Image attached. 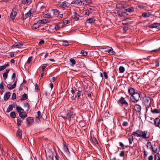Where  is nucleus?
<instances>
[{
	"label": "nucleus",
	"mask_w": 160,
	"mask_h": 160,
	"mask_svg": "<svg viewBox=\"0 0 160 160\" xmlns=\"http://www.w3.org/2000/svg\"><path fill=\"white\" fill-rule=\"evenodd\" d=\"M22 131L19 128H18L16 134V136L18 139H21L22 138Z\"/></svg>",
	"instance_id": "13"
},
{
	"label": "nucleus",
	"mask_w": 160,
	"mask_h": 160,
	"mask_svg": "<svg viewBox=\"0 0 160 160\" xmlns=\"http://www.w3.org/2000/svg\"><path fill=\"white\" fill-rule=\"evenodd\" d=\"M32 0H22V4L23 5H28L31 2Z\"/></svg>",
	"instance_id": "24"
},
{
	"label": "nucleus",
	"mask_w": 160,
	"mask_h": 160,
	"mask_svg": "<svg viewBox=\"0 0 160 160\" xmlns=\"http://www.w3.org/2000/svg\"><path fill=\"white\" fill-rule=\"evenodd\" d=\"M87 21H88V22L89 23H92L94 22L95 19L93 18H90L88 19L87 20Z\"/></svg>",
	"instance_id": "42"
},
{
	"label": "nucleus",
	"mask_w": 160,
	"mask_h": 160,
	"mask_svg": "<svg viewBox=\"0 0 160 160\" xmlns=\"http://www.w3.org/2000/svg\"><path fill=\"white\" fill-rule=\"evenodd\" d=\"M132 134L131 135L129 136L128 138V139L129 140V143L130 144H131L132 143V142L133 141V138L132 136Z\"/></svg>",
	"instance_id": "28"
},
{
	"label": "nucleus",
	"mask_w": 160,
	"mask_h": 160,
	"mask_svg": "<svg viewBox=\"0 0 160 160\" xmlns=\"http://www.w3.org/2000/svg\"><path fill=\"white\" fill-rule=\"evenodd\" d=\"M122 125L123 126H127L128 125V122H127L126 121H124L123 122V123L122 124Z\"/></svg>",
	"instance_id": "52"
},
{
	"label": "nucleus",
	"mask_w": 160,
	"mask_h": 160,
	"mask_svg": "<svg viewBox=\"0 0 160 160\" xmlns=\"http://www.w3.org/2000/svg\"><path fill=\"white\" fill-rule=\"evenodd\" d=\"M83 1L84 2V3L85 4L83 3V5H87L92 3V1L90 0H87V1L86 0H83Z\"/></svg>",
	"instance_id": "29"
},
{
	"label": "nucleus",
	"mask_w": 160,
	"mask_h": 160,
	"mask_svg": "<svg viewBox=\"0 0 160 160\" xmlns=\"http://www.w3.org/2000/svg\"><path fill=\"white\" fill-rule=\"evenodd\" d=\"M148 160H153V157L152 155H151L149 156L148 158Z\"/></svg>",
	"instance_id": "64"
},
{
	"label": "nucleus",
	"mask_w": 160,
	"mask_h": 160,
	"mask_svg": "<svg viewBox=\"0 0 160 160\" xmlns=\"http://www.w3.org/2000/svg\"><path fill=\"white\" fill-rule=\"evenodd\" d=\"M61 117L64 120L68 119L70 121L71 120V119H75L76 116L75 114L73 112L69 111L67 113L66 116H62Z\"/></svg>",
	"instance_id": "2"
},
{
	"label": "nucleus",
	"mask_w": 160,
	"mask_h": 160,
	"mask_svg": "<svg viewBox=\"0 0 160 160\" xmlns=\"http://www.w3.org/2000/svg\"><path fill=\"white\" fill-rule=\"evenodd\" d=\"M17 79L15 81L14 83L13 84L11 85L10 84H7V87L10 90L14 88L16 86L17 83Z\"/></svg>",
	"instance_id": "12"
},
{
	"label": "nucleus",
	"mask_w": 160,
	"mask_h": 160,
	"mask_svg": "<svg viewBox=\"0 0 160 160\" xmlns=\"http://www.w3.org/2000/svg\"><path fill=\"white\" fill-rule=\"evenodd\" d=\"M125 11L127 12H134V8L132 7L128 8L127 6L126 5V8H124Z\"/></svg>",
	"instance_id": "14"
},
{
	"label": "nucleus",
	"mask_w": 160,
	"mask_h": 160,
	"mask_svg": "<svg viewBox=\"0 0 160 160\" xmlns=\"http://www.w3.org/2000/svg\"><path fill=\"white\" fill-rule=\"evenodd\" d=\"M31 14L32 13L31 12V10H30L27 13L25 14V18H27L31 16Z\"/></svg>",
	"instance_id": "31"
},
{
	"label": "nucleus",
	"mask_w": 160,
	"mask_h": 160,
	"mask_svg": "<svg viewBox=\"0 0 160 160\" xmlns=\"http://www.w3.org/2000/svg\"><path fill=\"white\" fill-rule=\"evenodd\" d=\"M23 46V44L22 43H17L12 46V48H21Z\"/></svg>",
	"instance_id": "18"
},
{
	"label": "nucleus",
	"mask_w": 160,
	"mask_h": 160,
	"mask_svg": "<svg viewBox=\"0 0 160 160\" xmlns=\"http://www.w3.org/2000/svg\"><path fill=\"white\" fill-rule=\"evenodd\" d=\"M15 78H16L15 73H13L12 74V77L11 78H12V82H13L15 80Z\"/></svg>",
	"instance_id": "46"
},
{
	"label": "nucleus",
	"mask_w": 160,
	"mask_h": 160,
	"mask_svg": "<svg viewBox=\"0 0 160 160\" xmlns=\"http://www.w3.org/2000/svg\"><path fill=\"white\" fill-rule=\"evenodd\" d=\"M19 12L18 7L15 6L12 10L11 13L10 18L13 20L16 17L17 14Z\"/></svg>",
	"instance_id": "4"
},
{
	"label": "nucleus",
	"mask_w": 160,
	"mask_h": 160,
	"mask_svg": "<svg viewBox=\"0 0 160 160\" xmlns=\"http://www.w3.org/2000/svg\"><path fill=\"white\" fill-rule=\"evenodd\" d=\"M118 103L121 104V106L126 110H128L129 109V104L124 98L121 97L118 101Z\"/></svg>",
	"instance_id": "1"
},
{
	"label": "nucleus",
	"mask_w": 160,
	"mask_h": 160,
	"mask_svg": "<svg viewBox=\"0 0 160 160\" xmlns=\"http://www.w3.org/2000/svg\"><path fill=\"white\" fill-rule=\"evenodd\" d=\"M63 149L65 152L68 154H70V152H69L68 148L67 146L66 145L65 142L63 143Z\"/></svg>",
	"instance_id": "17"
},
{
	"label": "nucleus",
	"mask_w": 160,
	"mask_h": 160,
	"mask_svg": "<svg viewBox=\"0 0 160 160\" xmlns=\"http://www.w3.org/2000/svg\"><path fill=\"white\" fill-rule=\"evenodd\" d=\"M32 57H29L27 61V63H30L32 61Z\"/></svg>",
	"instance_id": "48"
},
{
	"label": "nucleus",
	"mask_w": 160,
	"mask_h": 160,
	"mask_svg": "<svg viewBox=\"0 0 160 160\" xmlns=\"http://www.w3.org/2000/svg\"><path fill=\"white\" fill-rule=\"evenodd\" d=\"M134 108L136 112H139L141 111V107L140 105L136 104L135 105Z\"/></svg>",
	"instance_id": "16"
},
{
	"label": "nucleus",
	"mask_w": 160,
	"mask_h": 160,
	"mask_svg": "<svg viewBox=\"0 0 160 160\" xmlns=\"http://www.w3.org/2000/svg\"><path fill=\"white\" fill-rule=\"evenodd\" d=\"M140 97V93L138 92H135L130 97V99L133 102H136L139 100Z\"/></svg>",
	"instance_id": "3"
},
{
	"label": "nucleus",
	"mask_w": 160,
	"mask_h": 160,
	"mask_svg": "<svg viewBox=\"0 0 160 160\" xmlns=\"http://www.w3.org/2000/svg\"><path fill=\"white\" fill-rule=\"evenodd\" d=\"M82 56H86L87 55L88 53L87 52L84 50H82L80 52Z\"/></svg>",
	"instance_id": "40"
},
{
	"label": "nucleus",
	"mask_w": 160,
	"mask_h": 160,
	"mask_svg": "<svg viewBox=\"0 0 160 160\" xmlns=\"http://www.w3.org/2000/svg\"><path fill=\"white\" fill-rule=\"evenodd\" d=\"M151 112L153 113H158L160 112V110L157 109H151Z\"/></svg>",
	"instance_id": "33"
},
{
	"label": "nucleus",
	"mask_w": 160,
	"mask_h": 160,
	"mask_svg": "<svg viewBox=\"0 0 160 160\" xmlns=\"http://www.w3.org/2000/svg\"><path fill=\"white\" fill-rule=\"evenodd\" d=\"M8 74L6 73H4L3 74V78L4 80H6L7 78Z\"/></svg>",
	"instance_id": "51"
},
{
	"label": "nucleus",
	"mask_w": 160,
	"mask_h": 160,
	"mask_svg": "<svg viewBox=\"0 0 160 160\" xmlns=\"http://www.w3.org/2000/svg\"><path fill=\"white\" fill-rule=\"evenodd\" d=\"M47 22V20L46 19H43L41 20H39L38 23H46Z\"/></svg>",
	"instance_id": "36"
},
{
	"label": "nucleus",
	"mask_w": 160,
	"mask_h": 160,
	"mask_svg": "<svg viewBox=\"0 0 160 160\" xmlns=\"http://www.w3.org/2000/svg\"><path fill=\"white\" fill-rule=\"evenodd\" d=\"M91 12H90V10L89 9L85 10V15H88L90 13H91Z\"/></svg>",
	"instance_id": "50"
},
{
	"label": "nucleus",
	"mask_w": 160,
	"mask_h": 160,
	"mask_svg": "<svg viewBox=\"0 0 160 160\" xmlns=\"http://www.w3.org/2000/svg\"><path fill=\"white\" fill-rule=\"evenodd\" d=\"M45 17L46 18H51L50 14H46L45 15Z\"/></svg>",
	"instance_id": "57"
},
{
	"label": "nucleus",
	"mask_w": 160,
	"mask_h": 160,
	"mask_svg": "<svg viewBox=\"0 0 160 160\" xmlns=\"http://www.w3.org/2000/svg\"><path fill=\"white\" fill-rule=\"evenodd\" d=\"M28 98L27 95L26 94L24 93L21 97L20 100L21 101L25 100L27 99Z\"/></svg>",
	"instance_id": "27"
},
{
	"label": "nucleus",
	"mask_w": 160,
	"mask_h": 160,
	"mask_svg": "<svg viewBox=\"0 0 160 160\" xmlns=\"http://www.w3.org/2000/svg\"><path fill=\"white\" fill-rule=\"evenodd\" d=\"M10 95V92H6L4 96V99L5 100H7L9 98Z\"/></svg>",
	"instance_id": "20"
},
{
	"label": "nucleus",
	"mask_w": 160,
	"mask_h": 160,
	"mask_svg": "<svg viewBox=\"0 0 160 160\" xmlns=\"http://www.w3.org/2000/svg\"><path fill=\"white\" fill-rule=\"evenodd\" d=\"M125 152L124 151H122L119 154V156L121 157H123L124 155Z\"/></svg>",
	"instance_id": "53"
},
{
	"label": "nucleus",
	"mask_w": 160,
	"mask_h": 160,
	"mask_svg": "<svg viewBox=\"0 0 160 160\" xmlns=\"http://www.w3.org/2000/svg\"><path fill=\"white\" fill-rule=\"evenodd\" d=\"M70 23V21L69 20H65L63 21V23L64 24V25H65L68 23Z\"/></svg>",
	"instance_id": "47"
},
{
	"label": "nucleus",
	"mask_w": 160,
	"mask_h": 160,
	"mask_svg": "<svg viewBox=\"0 0 160 160\" xmlns=\"http://www.w3.org/2000/svg\"><path fill=\"white\" fill-rule=\"evenodd\" d=\"M83 0H74L71 3L72 4H75L78 5H83V3L85 4Z\"/></svg>",
	"instance_id": "6"
},
{
	"label": "nucleus",
	"mask_w": 160,
	"mask_h": 160,
	"mask_svg": "<svg viewBox=\"0 0 160 160\" xmlns=\"http://www.w3.org/2000/svg\"><path fill=\"white\" fill-rule=\"evenodd\" d=\"M104 52H108L111 55H114L115 54V52L113 50L112 48L111 47H110L109 49L105 50Z\"/></svg>",
	"instance_id": "19"
},
{
	"label": "nucleus",
	"mask_w": 160,
	"mask_h": 160,
	"mask_svg": "<svg viewBox=\"0 0 160 160\" xmlns=\"http://www.w3.org/2000/svg\"><path fill=\"white\" fill-rule=\"evenodd\" d=\"M53 13L57 17V16L60 13L59 11L56 9H54L53 10Z\"/></svg>",
	"instance_id": "30"
},
{
	"label": "nucleus",
	"mask_w": 160,
	"mask_h": 160,
	"mask_svg": "<svg viewBox=\"0 0 160 160\" xmlns=\"http://www.w3.org/2000/svg\"><path fill=\"white\" fill-rule=\"evenodd\" d=\"M71 3L70 2H68L67 1H64L62 3H60V6L63 8H67L69 7L71 4Z\"/></svg>",
	"instance_id": "9"
},
{
	"label": "nucleus",
	"mask_w": 160,
	"mask_h": 160,
	"mask_svg": "<svg viewBox=\"0 0 160 160\" xmlns=\"http://www.w3.org/2000/svg\"><path fill=\"white\" fill-rule=\"evenodd\" d=\"M63 15L62 14H60V13L57 16V17L58 18H62L63 17Z\"/></svg>",
	"instance_id": "63"
},
{
	"label": "nucleus",
	"mask_w": 160,
	"mask_h": 160,
	"mask_svg": "<svg viewBox=\"0 0 160 160\" xmlns=\"http://www.w3.org/2000/svg\"><path fill=\"white\" fill-rule=\"evenodd\" d=\"M70 62L71 63V65L73 66L75 65L76 63V62L75 59L73 58H70Z\"/></svg>",
	"instance_id": "37"
},
{
	"label": "nucleus",
	"mask_w": 160,
	"mask_h": 160,
	"mask_svg": "<svg viewBox=\"0 0 160 160\" xmlns=\"http://www.w3.org/2000/svg\"><path fill=\"white\" fill-rule=\"evenodd\" d=\"M39 23H35L34 24L32 28L34 29H36L38 28L40 25L39 24Z\"/></svg>",
	"instance_id": "41"
},
{
	"label": "nucleus",
	"mask_w": 160,
	"mask_h": 160,
	"mask_svg": "<svg viewBox=\"0 0 160 160\" xmlns=\"http://www.w3.org/2000/svg\"><path fill=\"white\" fill-rule=\"evenodd\" d=\"M74 17L73 18L75 20L77 21L79 19V17H80V16L79 15V14L76 12H74Z\"/></svg>",
	"instance_id": "26"
},
{
	"label": "nucleus",
	"mask_w": 160,
	"mask_h": 160,
	"mask_svg": "<svg viewBox=\"0 0 160 160\" xmlns=\"http://www.w3.org/2000/svg\"><path fill=\"white\" fill-rule=\"evenodd\" d=\"M60 27L59 25H57L55 26L54 28L57 31L59 30L60 29Z\"/></svg>",
	"instance_id": "56"
},
{
	"label": "nucleus",
	"mask_w": 160,
	"mask_h": 160,
	"mask_svg": "<svg viewBox=\"0 0 160 160\" xmlns=\"http://www.w3.org/2000/svg\"><path fill=\"white\" fill-rule=\"evenodd\" d=\"M147 148L148 149H151L152 150V151L154 152H154L153 149V148L151 145V142H148L147 143Z\"/></svg>",
	"instance_id": "23"
},
{
	"label": "nucleus",
	"mask_w": 160,
	"mask_h": 160,
	"mask_svg": "<svg viewBox=\"0 0 160 160\" xmlns=\"http://www.w3.org/2000/svg\"><path fill=\"white\" fill-rule=\"evenodd\" d=\"M153 124L156 127L160 128V119L158 118H156L154 120Z\"/></svg>",
	"instance_id": "11"
},
{
	"label": "nucleus",
	"mask_w": 160,
	"mask_h": 160,
	"mask_svg": "<svg viewBox=\"0 0 160 160\" xmlns=\"http://www.w3.org/2000/svg\"><path fill=\"white\" fill-rule=\"evenodd\" d=\"M45 9V6L42 5V6L40 7V10L41 11H42L43 10H44Z\"/></svg>",
	"instance_id": "61"
},
{
	"label": "nucleus",
	"mask_w": 160,
	"mask_h": 160,
	"mask_svg": "<svg viewBox=\"0 0 160 160\" xmlns=\"http://www.w3.org/2000/svg\"><path fill=\"white\" fill-rule=\"evenodd\" d=\"M16 98V94H15V93H13L12 94V100H13V99H15Z\"/></svg>",
	"instance_id": "54"
},
{
	"label": "nucleus",
	"mask_w": 160,
	"mask_h": 160,
	"mask_svg": "<svg viewBox=\"0 0 160 160\" xmlns=\"http://www.w3.org/2000/svg\"><path fill=\"white\" fill-rule=\"evenodd\" d=\"M149 137L150 133L149 132L146 131H142L141 138L142 139H146L149 138Z\"/></svg>",
	"instance_id": "5"
},
{
	"label": "nucleus",
	"mask_w": 160,
	"mask_h": 160,
	"mask_svg": "<svg viewBox=\"0 0 160 160\" xmlns=\"http://www.w3.org/2000/svg\"><path fill=\"white\" fill-rule=\"evenodd\" d=\"M142 133V131L138 130L135 132H133L132 133V135H134L136 137H141Z\"/></svg>",
	"instance_id": "8"
},
{
	"label": "nucleus",
	"mask_w": 160,
	"mask_h": 160,
	"mask_svg": "<svg viewBox=\"0 0 160 160\" xmlns=\"http://www.w3.org/2000/svg\"><path fill=\"white\" fill-rule=\"evenodd\" d=\"M13 109V107L12 105H10L7 108V109L6 110V112H9L10 111H11Z\"/></svg>",
	"instance_id": "34"
},
{
	"label": "nucleus",
	"mask_w": 160,
	"mask_h": 160,
	"mask_svg": "<svg viewBox=\"0 0 160 160\" xmlns=\"http://www.w3.org/2000/svg\"><path fill=\"white\" fill-rule=\"evenodd\" d=\"M81 91H78L77 92V97L78 98H79L81 96Z\"/></svg>",
	"instance_id": "60"
},
{
	"label": "nucleus",
	"mask_w": 160,
	"mask_h": 160,
	"mask_svg": "<svg viewBox=\"0 0 160 160\" xmlns=\"http://www.w3.org/2000/svg\"><path fill=\"white\" fill-rule=\"evenodd\" d=\"M38 117H42L41 113L40 111H38L37 112Z\"/></svg>",
	"instance_id": "62"
},
{
	"label": "nucleus",
	"mask_w": 160,
	"mask_h": 160,
	"mask_svg": "<svg viewBox=\"0 0 160 160\" xmlns=\"http://www.w3.org/2000/svg\"><path fill=\"white\" fill-rule=\"evenodd\" d=\"M149 27L150 28H156L159 29L160 28V24L159 23H155L150 25Z\"/></svg>",
	"instance_id": "10"
},
{
	"label": "nucleus",
	"mask_w": 160,
	"mask_h": 160,
	"mask_svg": "<svg viewBox=\"0 0 160 160\" xmlns=\"http://www.w3.org/2000/svg\"><path fill=\"white\" fill-rule=\"evenodd\" d=\"M24 107L26 108L27 110H28L29 109V104L27 102H26L24 103Z\"/></svg>",
	"instance_id": "45"
},
{
	"label": "nucleus",
	"mask_w": 160,
	"mask_h": 160,
	"mask_svg": "<svg viewBox=\"0 0 160 160\" xmlns=\"http://www.w3.org/2000/svg\"><path fill=\"white\" fill-rule=\"evenodd\" d=\"M160 157V155L158 153H157L155 155V160H158V158Z\"/></svg>",
	"instance_id": "44"
},
{
	"label": "nucleus",
	"mask_w": 160,
	"mask_h": 160,
	"mask_svg": "<svg viewBox=\"0 0 160 160\" xmlns=\"http://www.w3.org/2000/svg\"><path fill=\"white\" fill-rule=\"evenodd\" d=\"M33 119L32 117H29L26 120V123L27 126H29L32 125L33 122Z\"/></svg>",
	"instance_id": "7"
},
{
	"label": "nucleus",
	"mask_w": 160,
	"mask_h": 160,
	"mask_svg": "<svg viewBox=\"0 0 160 160\" xmlns=\"http://www.w3.org/2000/svg\"><path fill=\"white\" fill-rule=\"evenodd\" d=\"M153 62L155 63V67L157 68L159 66V62L158 59H156L154 60Z\"/></svg>",
	"instance_id": "35"
},
{
	"label": "nucleus",
	"mask_w": 160,
	"mask_h": 160,
	"mask_svg": "<svg viewBox=\"0 0 160 160\" xmlns=\"http://www.w3.org/2000/svg\"><path fill=\"white\" fill-rule=\"evenodd\" d=\"M10 116L13 118H15L16 117L15 112H12L10 113Z\"/></svg>",
	"instance_id": "43"
},
{
	"label": "nucleus",
	"mask_w": 160,
	"mask_h": 160,
	"mask_svg": "<svg viewBox=\"0 0 160 160\" xmlns=\"http://www.w3.org/2000/svg\"><path fill=\"white\" fill-rule=\"evenodd\" d=\"M117 8H118L122 9L126 8V5L122 3H119L116 4Z\"/></svg>",
	"instance_id": "15"
},
{
	"label": "nucleus",
	"mask_w": 160,
	"mask_h": 160,
	"mask_svg": "<svg viewBox=\"0 0 160 160\" xmlns=\"http://www.w3.org/2000/svg\"><path fill=\"white\" fill-rule=\"evenodd\" d=\"M143 152L144 158H146L147 157L148 153L145 150H144Z\"/></svg>",
	"instance_id": "58"
},
{
	"label": "nucleus",
	"mask_w": 160,
	"mask_h": 160,
	"mask_svg": "<svg viewBox=\"0 0 160 160\" xmlns=\"http://www.w3.org/2000/svg\"><path fill=\"white\" fill-rule=\"evenodd\" d=\"M152 14H150L149 12H143L142 14V16L145 18H148L150 17Z\"/></svg>",
	"instance_id": "25"
},
{
	"label": "nucleus",
	"mask_w": 160,
	"mask_h": 160,
	"mask_svg": "<svg viewBox=\"0 0 160 160\" xmlns=\"http://www.w3.org/2000/svg\"><path fill=\"white\" fill-rule=\"evenodd\" d=\"M119 143L120 146L122 148V149H124L125 148V146L123 143L121 142H119Z\"/></svg>",
	"instance_id": "55"
},
{
	"label": "nucleus",
	"mask_w": 160,
	"mask_h": 160,
	"mask_svg": "<svg viewBox=\"0 0 160 160\" xmlns=\"http://www.w3.org/2000/svg\"><path fill=\"white\" fill-rule=\"evenodd\" d=\"M128 92L130 95L132 96L135 92V90L133 88H130L128 89Z\"/></svg>",
	"instance_id": "21"
},
{
	"label": "nucleus",
	"mask_w": 160,
	"mask_h": 160,
	"mask_svg": "<svg viewBox=\"0 0 160 160\" xmlns=\"http://www.w3.org/2000/svg\"><path fill=\"white\" fill-rule=\"evenodd\" d=\"M119 69L120 72L121 73L123 72L125 70V68L122 66H120L119 68Z\"/></svg>",
	"instance_id": "38"
},
{
	"label": "nucleus",
	"mask_w": 160,
	"mask_h": 160,
	"mask_svg": "<svg viewBox=\"0 0 160 160\" xmlns=\"http://www.w3.org/2000/svg\"><path fill=\"white\" fill-rule=\"evenodd\" d=\"M23 113H19V115L20 117L21 118L24 119L25 118H26L27 117V115L26 114L24 113L23 114Z\"/></svg>",
	"instance_id": "32"
},
{
	"label": "nucleus",
	"mask_w": 160,
	"mask_h": 160,
	"mask_svg": "<svg viewBox=\"0 0 160 160\" xmlns=\"http://www.w3.org/2000/svg\"><path fill=\"white\" fill-rule=\"evenodd\" d=\"M4 83L3 82H2L0 84V88L1 90H3L4 89Z\"/></svg>",
	"instance_id": "49"
},
{
	"label": "nucleus",
	"mask_w": 160,
	"mask_h": 160,
	"mask_svg": "<svg viewBox=\"0 0 160 160\" xmlns=\"http://www.w3.org/2000/svg\"><path fill=\"white\" fill-rule=\"evenodd\" d=\"M17 125L18 126H20L22 122L21 119L19 118H18L17 120Z\"/></svg>",
	"instance_id": "39"
},
{
	"label": "nucleus",
	"mask_w": 160,
	"mask_h": 160,
	"mask_svg": "<svg viewBox=\"0 0 160 160\" xmlns=\"http://www.w3.org/2000/svg\"><path fill=\"white\" fill-rule=\"evenodd\" d=\"M103 75H104V77L105 78V79H107L108 78V75H107L106 72H103Z\"/></svg>",
	"instance_id": "59"
},
{
	"label": "nucleus",
	"mask_w": 160,
	"mask_h": 160,
	"mask_svg": "<svg viewBox=\"0 0 160 160\" xmlns=\"http://www.w3.org/2000/svg\"><path fill=\"white\" fill-rule=\"evenodd\" d=\"M16 109L19 113H23L24 112V110L21 107H19L18 106H16Z\"/></svg>",
	"instance_id": "22"
}]
</instances>
